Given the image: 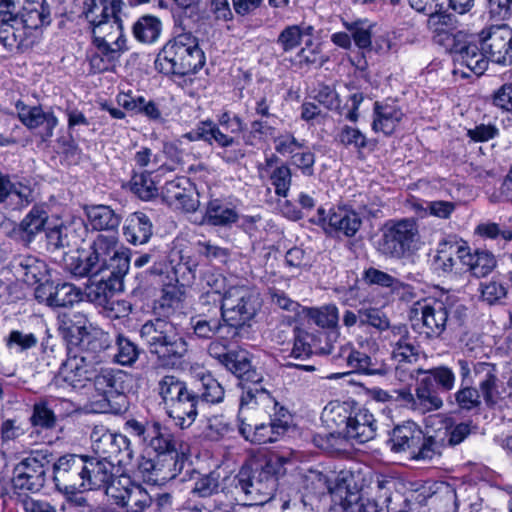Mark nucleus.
<instances>
[{
    "label": "nucleus",
    "mask_w": 512,
    "mask_h": 512,
    "mask_svg": "<svg viewBox=\"0 0 512 512\" xmlns=\"http://www.w3.org/2000/svg\"><path fill=\"white\" fill-rule=\"evenodd\" d=\"M186 387L187 384L175 375L163 376L157 384L158 395L163 407H165L174 398H177L178 394H180Z\"/></svg>",
    "instance_id": "6e6d98bb"
},
{
    "label": "nucleus",
    "mask_w": 512,
    "mask_h": 512,
    "mask_svg": "<svg viewBox=\"0 0 512 512\" xmlns=\"http://www.w3.org/2000/svg\"><path fill=\"white\" fill-rule=\"evenodd\" d=\"M334 359L339 365L344 364L348 372L368 376H386L391 371V367L384 360L367 355L352 346L341 347Z\"/></svg>",
    "instance_id": "6ab92c4d"
},
{
    "label": "nucleus",
    "mask_w": 512,
    "mask_h": 512,
    "mask_svg": "<svg viewBox=\"0 0 512 512\" xmlns=\"http://www.w3.org/2000/svg\"><path fill=\"white\" fill-rule=\"evenodd\" d=\"M128 373L113 368L95 369L92 378L96 391L107 400L114 396H121L127 389L126 380Z\"/></svg>",
    "instance_id": "c756f323"
},
{
    "label": "nucleus",
    "mask_w": 512,
    "mask_h": 512,
    "mask_svg": "<svg viewBox=\"0 0 512 512\" xmlns=\"http://www.w3.org/2000/svg\"><path fill=\"white\" fill-rule=\"evenodd\" d=\"M205 64V56L198 39L191 32H183L158 54L155 66L166 75L184 76L196 73Z\"/></svg>",
    "instance_id": "7ed1b4c3"
},
{
    "label": "nucleus",
    "mask_w": 512,
    "mask_h": 512,
    "mask_svg": "<svg viewBox=\"0 0 512 512\" xmlns=\"http://www.w3.org/2000/svg\"><path fill=\"white\" fill-rule=\"evenodd\" d=\"M213 142L224 148L223 152L220 153V156L228 163H233L243 158L245 155L242 149L234 147L235 144L238 145L235 138L225 134L217 124H214L211 134V144H213Z\"/></svg>",
    "instance_id": "603ef678"
},
{
    "label": "nucleus",
    "mask_w": 512,
    "mask_h": 512,
    "mask_svg": "<svg viewBox=\"0 0 512 512\" xmlns=\"http://www.w3.org/2000/svg\"><path fill=\"white\" fill-rule=\"evenodd\" d=\"M377 431L376 420L372 413L365 408L352 411L346 436L348 440H354L359 444L366 443L375 438Z\"/></svg>",
    "instance_id": "7c9ffc66"
},
{
    "label": "nucleus",
    "mask_w": 512,
    "mask_h": 512,
    "mask_svg": "<svg viewBox=\"0 0 512 512\" xmlns=\"http://www.w3.org/2000/svg\"><path fill=\"white\" fill-rule=\"evenodd\" d=\"M387 339L391 347V357L397 363L396 370L407 364H414L420 358L419 346L415 344L405 324L393 325Z\"/></svg>",
    "instance_id": "4be33fe9"
},
{
    "label": "nucleus",
    "mask_w": 512,
    "mask_h": 512,
    "mask_svg": "<svg viewBox=\"0 0 512 512\" xmlns=\"http://www.w3.org/2000/svg\"><path fill=\"white\" fill-rule=\"evenodd\" d=\"M335 140L344 147L361 150L367 145L366 136L357 128L344 125L340 128Z\"/></svg>",
    "instance_id": "69168bd1"
},
{
    "label": "nucleus",
    "mask_w": 512,
    "mask_h": 512,
    "mask_svg": "<svg viewBox=\"0 0 512 512\" xmlns=\"http://www.w3.org/2000/svg\"><path fill=\"white\" fill-rule=\"evenodd\" d=\"M201 389L199 398L210 404H217L223 401L225 390L222 385L211 374H205L200 378Z\"/></svg>",
    "instance_id": "4d7b16f0"
},
{
    "label": "nucleus",
    "mask_w": 512,
    "mask_h": 512,
    "mask_svg": "<svg viewBox=\"0 0 512 512\" xmlns=\"http://www.w3.org/2000/svg\"><path fill=\"white\" fill-rule=\"evenodd\" d=\"M314 222L322 225L326 232L330 234L346 237L354 236L362 224L359 215L345 207L331 209L327 217L325 216V210L319 208L318 218Z\"/></svg>",
    "instance_id": "412c9836"
},
{
    "label": "nucleus",
    "mask_w": 512,
    "mask_h": 512,
    "mask_svg": "<svg viewBox=\"0 0 512 512\" xmlns=\"http://www.w3.org/2000/svg\"><path fill=\"white\" fill-rule=\"evenodd\" d=\"M374 115L373 130L375 132L381 131L385 135H391L404 116L397 105L379 102L374 104Z\"/></svg>",
    "instance_id": "72a5a7b5"
},
{
    "label": "nucleus",
    "mask_w": 512,
    "mask_h": 512,
    "mask_svg": "<svg viewBox=\"0 0 512 512\" xmlns=\"http://www.w3.org/2000/svg\"><path fill=\"white\" fill-rule=\"evenodd\" d=\"M266 176L274 187L275 194L279 197L286 198L292 182V173L289 166L281 163L280 166L275 167L271 173Z\"/></svg>",
    "instance_id": "13d9d810"
},
{
    "label": "nucleus",
    "mask_w": 512,
    "mask_h": 512,
    "mask_svg": "<svg viewBox=\"0 0 512 512\" xmlns=\"http://www.w3.org/2000/svg\"><path fill=\"white\" fill-rule=\"evenodd\" d=\"M74 231L71 227L65 225H58L46 230V239L48 249L51 251L69 247L72 245L71 234Z\"/></svg>",
    "instance_id": "0e129e2a"
},
{
    "label": "nucleus",
    "mask_w": 512,
    "mask_h": 512,
    "mask_svg": "<svg viewBox=\"0 0 512 512\" xmlns=\"http://www.w3.org/2000/svg\"><path fill=\"white\" fill-rule=\"evenodd\" d=\"M11 458L17 463L13 467L12 487L19 493H36L44 486L53 453L48 448H15Z\"/></svg>",
    "instance_id": "20e7f679"
},
{
    "label": "nucleus",
    "mask_w": 512,
    "mask_h": 512,
    "mask_svg": "<svg viewBox=\"0 0 512 512\" xmlns=\"http://www.w3.org/2000/svg\"><path fill=\"white\" fill-rule=\"evenodd\" d=\"M93 48L87 54L92 73L115 71L122 54L128 50L122 25H112V31L105 33L100 29L92 36Z\"/></svg>",
    "instance_id": "6e6552de"
},
{
    "label": "nucleus",
    "mask_w": 512,
    "mask_h": 512,
    "mask_svg": "<svg viewBox=\"0 0 512 512\" xmlns=\"http://www.w3.org/2000/svg\"><path fill=\"white\" fill-rule=\"evenodd\" d=\"M453 53V60L457 70L466 67L470 72L477 76L482 75L487 67L489 58L486 53L473 43H453L450 47Z\"/></svg>",
    "instance_id": "cd10ccee"
},
{
    "label": "nucleus",
    "mask_w": 512,
    "mask_h": 512,
    "mask_svg": "<svg viewBox=\"0 0 512 512\" xmlns=\"http://www.w3.org/2000/svg\"><path fill=\"white\" fill-rule=\"evenodd\" d=\"M371 326L378 331L391 330L389 319L377 308H360V328Z\"/></svg>",
    "instance_id": "680f3d73"
},
{
    "label": "nucleus",
    "mask_w": 512,
    "mask_h": 512,
    "mask_svg": "<svg viewBox=\"0 0 512 512\" xmlns=\"http://www.w3.org/2000/svg\"><path fill=\"white\" fill-rule=\"evenodd\" d=\"M31 427L36 433L53 430L57 425V416L47 401H40L33 405L29 418Z\"/></svg>",
    "instance_id": "09e8293b"
},
{
    "label": "nucleus",
    "mask_w": 512,
    "mask_h": 512,
    "mask_svg": "<svg viewBox=\"0 0 512 512\" xmlns=\"http://www.w3.org/2000/svg\"><path fill=\"white\" fill-rule=\"evenodd\" d=\"M311 441L315 447L333 456L346 454L350 450V442L343 431L316 433Z\"/></svg>",
    "instance_id": "58836bf2"
},
{
    "label": "nucleus",
    "mask_w": 512,
    "mask_h": 512,
    "mask_svg": "<svg viewBox=\"0 0 512 512\" xmlns=\"http://www.w3.org/2000/svg\"><path fill=\"white\" fill-rule=\"evenodd\" d=\"M443 406L438 390L430 380L422 378L415 389L414 410L421 414L435 411Z\"/></svg>",
    "instance_id": "4c0bfd02"
},
{
    "label": "nucleus",
    "mask_w": 512,
    "mask_h": 512,
    "mask_svg": "<svg viewBox=\"0 0 512 512\" xmlns=\"http://www.w3.org/2000/svg\"><path fill=\"white\" fill-rule=\"evenodd\" d=\"M187 455L162 454L155 456V484L161 485L176 478L187 465Z\"/></svg>",
    "instance_id": "473e14b6"
},
{
    "label": "nucleus",
    "mask_w": 512,
    "mask_h": 512,
    "mask_svg": "<svg viewBox=\"0 0 512 512\" xmlns=\"http://www.w3.org/2000/svg\"><path fill=\"white\" fill-rule=\"evenodd\" d=\"M377 242L378 251L390 258L401 259L411 253L419 240L416 221L412 218L387 221Z\"/></svg>",
    "instance_id": "1a4fd4ad"
},
{
    "label": "nucleus",
    "mask_w": 512,
    "mask_h": 512,
    "mask_svg": "<svg viewBox=\"0 0 512 512\" xmlns=\"http://www.w3.org/2000/svg\"><path fill=\"white\" fill-rule=\"evenodd\" d=\"M39 302H45L50 307H69L82 300L80 288L71 283L41 285L35 291Z\"/></svg>",
    "instance_id": "bb28decb"
},
{
    "label": "nucleus",
    "mask_w": 512,
    "mask_h": 512,
    "mask_svg": "<svg viewBox=\"0 0 512 512\" xmlns=\"http://www.w3.org/2000/svg\"><path fill=\"white\" fill-rule=\"evenodd\" d=\"M161 30V23L154 16H143L133 26L134 36L141 42H154Z\"/></svg>",
    "instance_id": "5fc2aeb1"
},
{
    "label": "nucleus",
    "mask_w": 512,
    "mask_h": 512,
    "mask_svg": "<svg viewBox=\"0 0 512 512\" xmlns=\"http://www.w3.org/2000/svg\"><path fill=\"white\" fill-rule=\"evenodd\" d=\"M352 411L349 403L332 401L324 407L321 420L329 430L343 431L345 433Z\"/></svg>",
    "instance_id": "c9c22d12"
},
{
    "label": "nucleus",
    "mask_w": 512,
    "mask_h": 512,
    "mask_svg": "<svg viewBox=\"0 0 512 512\" xmlns=\"http://www.w3.org/2000/svg\"><path fill=\"white\" fill-rule=\"evenodd\" d=\"M313 28H302L298 25L286 27L278 36L277 43L285 52L291 51L300 45L304 35H311Z\"/></svg>",
    "instance_id": "bf43d9fd"
},
{
    "label": "nucleus",
    "mask_w": 512,
    "mask_h": 512,
    "mask_svg": "<svg viewBox=\"0 0 512 512\" xmlns=\"http://www.w3.org/2000/svg\"><path fill=\"white\" fill-rule=\"evenodd\" d=\"M91 448L97 458L112 462L114 465L126 466L133 458L129 439L122 434L113 433L103 425L93 428Z\"/></svg>",
    "instance_id": "f8f14e48"
},
{
    "label": "nucleus",
    "mask_w": 512,
    "mask_h": 512,
    "mask_svg": "<svg viewBox=\"0 0 512 512\" xmlns=\"http://www.w3.org/2000/svg\"><path fill=\"white\" fill-rule=\"evenodd\" d=\"M140 337L159 367L177 369L186 362L189 344L181 325L155 318L141 326Z\"/></svg>",
    "instance_id": "f257e3e1"
},
{
    "label": "nucleus",
    "mask_w": 512,
    "mask_h": 512,
    "mask_svg": "<svg viewBox=\"0 0 512 512\" xmlns=\"http://www.w3.org/2000/svg\"><path fill=\"white\" fill-rule=\"evenodd\" d=\"M454 400L458 408L466 412L479 410L482 404L479 391L470 384L462 385L454 394Z\"/></svg>",
    "instance_id": "052dcab7"
},
{
    "label": "nucleus",
    "mask_w": 512,
    "mask_h": 512,
    "mask_svg": "<svg viewBox=\"0 0 512 512\" xmlns=\"http://www.w3.org/2000/svg\"><path fill=\"white\" fill-rule=\"evenodd\" d=\"M343 25L350 32L351 37L359 48L371 46L370 25L367 20L344 21Z\"/></svg>",
    "instance_id": "774afa93"
},
{
    "label": "nucleus",
    "mask_w": 512,
    "mask_h": 512,
    "mask_svg": "<svg viewBox=\"0 0 512 512\" xmlns=\"http://www.w3.org/2000/svg\"><path fill=\"white\" fill-rule=\"evenodd\" d=\"M95 372V357L91 354L73 353L69 350L67 359L62 363L54 382L59 387L83 388L92 381Z\"/></svg>",
    "instance_id": "dca6fc26"
},
{
    "label": "nucleus",
    "mask_w": 512,
    "mask_h": 512,
    "mask_svg": "<svg viewBox=\"0 0 512 512\" xmlns=\"http://www.w3.org/2000/svg\"><path fill=\"white\" fill-rule=\"evenodd\" d=\"M47 220V211L41 206H34L19 224L21 238L31 242L34 236L44 229Z\"/></svg>",
    "instance_id": "c03bdc74"
},
{
    "label": "nucleus",
    "mask_w": 512,
    "mask_h": 512,
    "mask_svg": "<svg viewBox=\"0 0 512 512\" xmlns=\"http://www.w3.org/2000/svg\"><path fill=\"white\" fill-rule=\"evenodd\" d=\"M116 238L98 235L94 240L95 259H98L99 276H103L118 286L129 271L130 259L126 252L116 249Z\"/></svg>",
    "instance_id": "ddd939ff"
},
{
    "label": "nucleus",
    "mask_w": 512,
    "mask_h": 512,
    "mask_svg": "<svg viewBox=\"0 0 512 512\" xmlns=\"http://www.w3.org/2000/svg\"><path fill=\"white\" fill-rule=\"evenodd\" d=\"M473 258L469 270L478 278L487 276L496 267V259L488 251H476L473 253Z\"/></svg>",
    "instance_id": "338daca9"
},
{
    "label": "nucleus",
    "mask_w": 512,
    "mask_h": 512,
    "mask_svg": "<svg viewBox=\"0 0 512 512\" xmlns=\"http://www.w3.org/2000/svg\"><path fill=\"white\" fill-rule=\"evenodd\" d=\"M259 308L258 296L249 287L231 286L223 293L220 316L226 327L234 329L233 336H236L240 329L250 325Z\"/></svg>",
    "instance_id": "0eeeda50"
},
{
    "label": "nucleus",
    "mask_w": 512,
    "mask_h": 512,
    "mask_svg": "<svg viewBox=\"0 0 512 512\" xmlns=\"http://www.w3.org/2000/svg\"><path fill=\"white\" fill-rule=\"evenodd\" d=\"M156 433L151 436L148 446H150L157 455L162 454H186L187 446L176 438L171 432L161 427L158 423L155 427Z\"/></svg>",
    "instance_id": "ea45409f"
},
{
    "label": "nucleus",
    "mask_w": 512,
    "mask_h": 512,
    "mask_svg": "<svg viewBox=\"0 0 512 512\" xmlns=\"http://www.w3.org/2000/svg\"><path fill=\"white\" fill-rule=\"evenodd\" d=\"M465 312L462 305L454 306L435 298L417 301L412 309L415 316H421L423 333L428 338H438L448 327L462 325Z\"/></svg>",
    "instance_id": "423d86ee"
},
{
    "label": "nucleus",
    "mask_w": 512,
    "mask_h": 512,
    "mask_svg": "<svg viewBox=\"0 0 512 512\" xmlns=\"http://www.w3.org/2000/svg\"><path fill=\"white\" fill-rule=\"evenodd\" d=\"M85 491L104 489L106 495L116 496L113 480L115 465L97 457L84 456Z\"/></svg>",
    "instance_id": "b1692460"
},
{
    "label": "nucleus",
    "mask_w": 512,
    "mask_h": 512,
    "mask_svg": "<svg viewBox=\"0 0 512 512\" xmlns=\"http://www.w3.org/2000/svg\"><path fill=\"white\" fill-rule=\"evenodd\" d=\"M426 374L424 379L431 381L438 391L449 392L453 389L455 384V374L449 367L438 366L429 370L421 368L413 369L410 371V378H414L418 374Z\"/></svg>",
    "instance_id": "49530a36"
},
{
    "label": "nucleus",
    "mask_w": 512,
    "mask_h": 512,
    "mask_svg": "<svg viewBox=\"0 0 512 512\" xmlns=\"http://www.w3.org/2000/svg\"><path fill=\"white\" fill-rule=\"evenodd\" d=\"M289 461V457L275 453L264 462L252 467L244 466L236 476L235 488L244 494L248 505H263L273 498L278 477L285 474V465Z\"/></svg>",
    "instance_id": "f03ea898"
},
{
    "label": "nucleus",
    "mask_w": 512,
    "mask_h": 512,
    "mask_svg": "<svg viewBox=\"0 0 512 512\" xmlns=\"http://www.w3.org/2000/svg\"><path fill=\"white\" fill-rule=\"evenodd\" d=\"M207 352L210 357L237 377L238 388L241 392L247 386L261 379L262 373L252 366L249 355L245 350L230 349L224 341L214 340L208 345Z\"/></svg>",
    "instance_id": "9b49d317"
},
{
    "label": "nucleus",
    "mask_w": 512,
    "mask_h": 512,
    "mask_svg": "<svg viewBox=\"0 0 512 512\" xmlns=\"http://www.w3.org/2000/svg\"><path fill=\"white\" fill-rule=\"evenodd\" d=\"M40 15L34 12L21 13L19 18L0 24V43L9 51L31 48L35 41L34 31L47 24L41 20Z\"/></svg>",
    "instance_id": "4468645a"
},
{
    "label": "nucleus",
    "mask_w": 512,
    "mask_h": 512,
    "mask_svg": "<svg viewBox=\"0 0 512 512\" xmlns=\"http://www.w3.org/2000/svg\"><path fill=\"white\" fill-rule=\"evenodd\" d=\"M242 412H246L247 406H257L269 416V424L276 434L283 436L289 429L291 415L289 411L280 405L264 385V377L255 381L242 392Z\"/></svg>",
    "instance_id": "9d476101"
},
{
    "label": "nucleus",
    "mask_w": 512,
    "mask_h": 512,
    "mask_svg": "<svg viewBox=\"0 0 512 512\" xmlns=\"http://www.w3.org/2000/svg\"><path fill=\"white\" fill-rule=\"evenodd\" d=\"M162 198L171 207L185 212H194L198 200L194 196L192 183L186 177H176L162 187Z\"/></svg>",
    "instance_id": "393cba45"
},
{
    "label": "nucleus",
    "mask_w": 512,
    "mask_h": 512,
    "mask_svg": "<svg viewBox=\"0 0 512 512\" xmlns=\"http://www.w3.org/2000/svg\"><path fill=\"white\" fill-rule=\"evenodd\" d=\"M87 217L91 227L97 231L116 230L121 222V216L106 205L90 206Z\"/></svg>",
    "instance_id": "a19ab883"
},
{
    "label": "nucleus",
    "mask_w": 512,
    "mask_h": 512,
    "mask_svg": "<svg viewBox=\"0 0 512 512\" xmlns=\"http://www.w3.org/2000/svg\"><path fill=\"white\" fill-rule=\"evenodd\" d=\"M16 277L28 285H35L43 280L47 274L44 261L34 256H19L13 262Z\"/></svg>",
    "instance_id": "f704fd0d"
},
{
    "label": "nucleus",
    "mask_w": 512,
    "mask_h": 512,
    "mask_svg": "<svg viewBox=\"0 0 512 512\" xmlns=\"http://www.w3.org/2000/svg\"><path fill=\"white\" fill-rule=\"evenodd\" d=\"M482 50L490 61L500 65L512 64V28L507 24L484 28L478 35Z\"/></svg>",
    "instance_id": "f3484780"
},
{
    "label": "nucleus",
    "mask_w": 512,
    "mask_h": 512,
    "mask_svg": "<svg viewBox=\"0 0 512 512\" xmlns=\"http://www.w3.org/2000/svg\"><path fill=\"white\" fill-rule=\"evenodd\" d=\"M84 456L67 454L53 463V481L56 489L70 497L85 492Z\"/></svg>",
    "instance_id": "2eb2a0df"
},
{
    "label": "nucleus",
    "mask_w": 512,
    "mask_h": 512,
    "mask_svg": "<svg viewBox=\"0 0 512 512\" xmlns=\"http://www.w3.org/2000/svg\"><path fill=\"white\" fill-rule=\"evenodd\" d=\"M475 382L478 391L487 407L492 408L503 399L505 388L498 378L496 366L487 362H477L473 365Z\"/></svg>",
    "instance_id": "5701e85b"
},
{
    "label": "nucleus",
    "mask_w": 512,
    "mask_h": 512,
    "mask_svg": "<svg viewBox=\"0 0 512 512\" xmlns=\"http://www.w3.org/2000/svg\"><path fill=\"white\" fill-rule=\"evenodd\" d=\"M153 225L150 218L142 212L132 213L125 220L123 235L127 242L142 245L152 236Z\"/></svg>",
    "instance_id": "2f4dec72"
},
{
    "label": "nucleus",
    "mask_w": 512,
    "mask_h": 512,
    "mask_svg": "<svg viewBox=\"0 0 512 512\" xmlns=\"http://www.w3.org/2000/svg\"><path fill=\"white\" fill-rule=\"evenodd\" d=\"M74 4L92 26V36L96 29L106 32L108 26L112 29V25H122L119 16L121 0H75Z\"/></svg>",
    "instance_id": "a211bd4d"
},
{
    "label": "nucleus",
    "mask_w": 512,
    "mask_h": 512,
    "mask_svg": "<svg viewBox=\"0 0 512 512\" xmlns=\"http://www.w3.org/2000/svg\"><path fill=\"white\" fill-rule=\"evenodd\" d=\"M242 392L239 396V433L251 443L266 444L276 442L281 436L276 434L269 423H258L256 421V414L260 411L257 406H247L246 412H242Z\"/></svg>",
    "instance_id": "aec40b11"
},
{
    "label": "nucleus",
    "mask_w": 512,
    "mask_h": 512,
    "mask_svg": "<svg viewBox=\"0 0 512 512\" xmlns=\"http://www.w3.org/2000/svg\"><path fill=\"white\" fill-rule=\"evenodd\" d=\"M116 352L113 356L115 363L121 366L131 367L139 359L141 349L136 343L123 334H118L115 339Z\"/></svg>",
    "instance_id": "3c124183"
},
{
    "label": "nucleus",
    "mask_w": 512,
    "mask_h": 512,
    "mask_svg": "<svg viewBox=\"0 0 512 512\" xmlns=\"http://www.w3.org/2000/svg\"><path fill=\"white\" fill-rule=\"evenodd\" d=\"M188 469L186 472L191 471L190 479L193 481L191 493L199 498L211 497L217 494L220 488L219 475L215 472L207 474H201L190 468V464L187 465Z\"/></svg>",
    "instance_id": "a18cd8bd"
},
{
    "label": "nucleus",
    "mask_w": 512,
    "mask_h": 512,
    "mask_svg": "<svg viewBox=\"0 0 512 512\" xmlns=\"http://www.w3.org/2000/svg\"><path fill=\"white\" fill-rule=\"evenodd\" d=\"M90 252L87 254H80L78 256H71L66 262V267L68 271L74 275L75 277H98L99 276V266L98 259H95L96 256L94 250V243L90 247Z\"/></svg>",
    "instance_id": "37998d69"
},
{
    "label": "nucleus",
    "mask_w": 512,
    "mask_h": 512,
    "mask_svg": "<svg viewBox=\"0 0 512 512\" xmlns=\"http://www.w3.org/2000/svg\"><path fill=\"white\" fill-rule=\"evenodd\" d=\"M199 396L186 387L177 398H174L165 407L167 415L173 419L176 426L181 429L190 427L198 415Z\"/></svg>",
    "instance_id": "a878e982"
},
{
    "label": "nucleus",
    "mask_w": 512,
    "mask_h": 512,
    "mask_svg": "<svg viewBox=\"0 0 512 512\" xmlns=\"http://www.w3.org/2000/svg\"><path fill=\"white\" fill-rule=\"evenodd\" d=\"M205 219L214 226H228L238 220V213L228 204L214 199L207 205Z\"/></svg>",
    "instance_id": "de8ad7c7"
},
{
    "label": "nucleus",
    "mask_w": 512,
    "mask_h": 512,
    "mask_svg": "<svg viewBox=\"0 0 512 512\" xmlns=\"http://www.w3.org/2000/svg\"><path fill=\"white\" fill-rule=\"evenodd\" d=\"M430 23L434 27L435 37L438 42L450 46L457 43L456 39L464 36V33L457 30V19L448 13H436L431 15Z\"/></svg>",
    "instance_id": "e433bc0d"
},
{
    "label": "nucleus",
    "mask_w": 512,
    "mask_h": 512,
    "mask_svg": "<svg viewBox=\"0 0 512 512\" xmlns=\"http://www.w3.org/2000/svg\"><path fill=\"white\" fill-rule=\"evenodd\" d=\"M393 452L407 453L416 461H431L442 455L445 439L438 433L425 434L420 427L411 421L396 426L389 439Z\"/></svg>",
    "instance_id": "39448f33"
},
{
    "label": "nucleus",
    "mask_w": 512,
    "mask_h": 512,
    "mask_svg": "<svg viewBox=\"0 0 512 512\" xmlns=\"http://www.w3.org/2000/svg\"><path fill=\"white\" fill-rule=\"evenodd\" d=\"M131 191L142 200H150L154 198L158 189L150 177V174H135L131 179Z\"/></svg>",
    "instance_id": "e2e57ef3"
},
{
    "label": "nucleus",
    "mask_w": 512,
    "mask_h": 512,
    "mask_svg": "<svg viewBox=\"0 0 512 512\" xmlns=\"http://www.w3.org/2000/svg\"><path fill=\"white\" fill-rule=\"evenodd\" d=\"M191 325L194 335L199 339H212L226 326L221 317H208L206 313L192 318Z\"/></svg>",
    "instance_id": "864d4df0"
},
{
    "label": "nucleus",
    "mask_w": 512,
    "mask_h": 512,
    "mask_svg": "<svg viewBox=\"0 0 512 512\" xmlns=\"http://www.w3.org/2000/svg\"><path fill=\"white\" fill-rule=\"evenodd\" d=\"M18 117L29 129H37L43 140L53 135L58 124L56 116L50 111H44L41 106H26L17 104Z\"/></svg>",
    "instance_id": "c85d7f7f"
},
{
    "label": "nucleus",
    "mask_w": 512,
    "mask_h": 512,
    "mask_svg": "<svg viewBox=\"0 0 512 512\" xmlns=\"http://www.w3.org/2000/svg\"><path fill=\"white\" fill-rule=\"evenodd\" d=\"M112 498L117 505L128 506L132 512H143L152 504L150 495L139 486H123V491Z\"/></svg>",
    "instance_id": "79ce46f5"
},
{
    "label": "nucleus",
    "mask_w": 512,
    "mask_h": 512,
    "mask_svg": "<svg viewBox=\"0 0 512 512\" xmlns=\"http://www.w3.org/2000/svg\"><path fill=\"white\" fill-rule=\"evenodd\" d=\"M120 288V286L103 276L92 277L91 282L87 287L86 294L91 302L105 306L109 303V299L113 292Z\"/></svg>",
    "instance_id": "8fccbe9b"
}]
</instances>
